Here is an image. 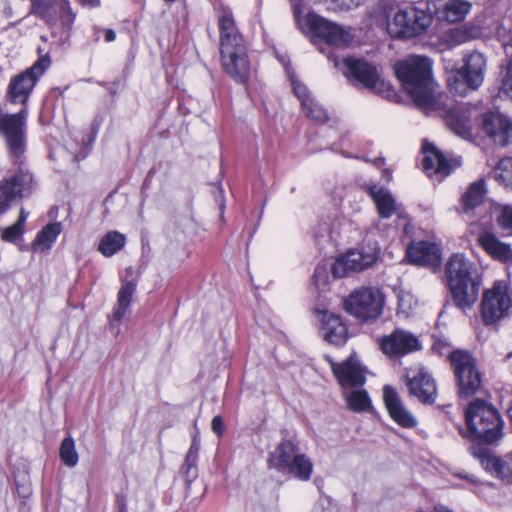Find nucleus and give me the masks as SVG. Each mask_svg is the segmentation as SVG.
<instances>
[{"mask_svg":"<svg viewBox=\"0 0 512 512\" xmlns=\"http://www.w3.org/2000/svg\"><path fill=\"white\" fill-rule=\"evenodd\" d=\"M26 118V108L18 113L0 116V134L5 139L13 163L19 165L13 173L0 181V216L11 208L16 199L29 197L35 188L32 173L22 167L26 146Z\"/></svg>","mask_w":512,"mask_h":512,"instance_id":"f257e3e1","label":"nucleus"},{"mask_svg":"<svg viewBox=\"0 0 512 512\" xmlns=\"http://www.w3.org/2000/svg\"><path fill=\"white\" fill-rule=\"evenodd\" d=\"M429 57L410 55L395 63L394 71L405 91L418 107L429 109L434 105L436 83Z\"/></svg>","mask_w":512,"mask_h":512,"instance_id":"f03ea898","label":"nucleus"},{"mask_svg":"<svg viewBox=\"0 0 512 512\" xmlns=\"http://www.w3.org/2000/svg\"><path fill=\"white\" fill-rule=\"evenodd\" d=\"M445 280L456 306L463 311L477 301L482 277L475 264L462 253L452 254L445 264Z\"/></svg>","mask_w":512,"mask_h":512,"instance_id":"7ed1b4c3","label":"nucleus"},{"mask_svg":"<svg viewBox=\"0 0 512 512\" xmlns=\"http://www.w3.org/2000/svg\"><path fill=\"white\" fill-rule=\"evenodd\" d=\"M472 445L482 447L497 444L503 437L504 421L500 412L481 399L469 403L465 412Z\"/></svg>","mask_w":512,"mask_h":512,"instance_id":"20e7f679","label":"nucleus"},{"mask_svg":"<svg viewBox=\"0 0 512 512\" xmlns=\"http://www.w3.org/2000/svg\"><path fill=\"white\" fill-rule=\"evenodd\" d=\"M293 13L299 28L311 34L314 44H317L319 40L328 46L344 48L353 41L351 32L336 23L328 21L314 12H307L305 15H302L303 8L301 2H296L293 7Z\"/></svg>","mask_w":512,"mask_h":512,"instance_id":"39448f33","label":"nucleus"},{"mask_svg":"<svg viewBox=\"0 0 512 512\" xmlns=\"http://www.w3.org/2000/svg\"><path fill=\"white\" fill-rule=\"evenodd\" d=\"M269 464L280 473H288L293 477L308 481L312 475L313 464L292 440H282L269 454Z\"/></svg>","mask_w":512,"mask_h":512,"instance_id":"423d86ee","label":"nucleus"},{"mask_svg":"<svg viewBox=\"0 0 512 512\" xmlns=\"http://www.w3.org/2000/svg\"><path fill=\"white\" fill-rule=\"evenodd\" d=\"M417 6L399 10L388 24L389 33L396 38H412L422 33L432 24L430 2H416Z\"/></svg>","mask_w":512,"mask_h":512,"instance_id":"0eeeda50","label":"nucleus"},{"mask_svg":"<svg viewBox=\"0 0 512 512\" xmlns=\"http://www.w3.org/2000/svg\"><path fill=\"white\" fill-rule=\"evenodd\" d=\"M449 360L453 368L460 398H469L482 386V375L471 353L463 350L452 351Z\"/></svg>","mask_w":512,"mask_h":512,"instance_id":"6e6552de","label":"nucleus"},{"mask_svg":"<svg viewBox=\"0 0 512 512\" xmlns=\"http://www.w3.org/2000/svg\"><path fill=\"white\" fill-rule=\"evenodd\" d=\"M384 295L376 287H361L353 290L345 299V310L362 321H372L381 314Z\"/></svg>","mask_w":512,"mask_h":512,"instance_id":"1a4fd4ad","label":"nucleus"},{"mask_svg":"<svg viewBox=\"0 0 512 512\" xmlns=\"http://www.w3.org/2000/svg\"><path fill=\"white\" fill-rule=\"evenodd\" d=\"M486 59L478 51H473L464 58V66L455 75L448 78L451 91L464 95L467 89H478L484 80Z\"/></svg>","mask_w":512,"mask_h":512,"instance_id":"9d476101","label":"nucleus"},{"mask_svg":"<svg viewBox=\"0 0 512 512\" xmlns=\"http://www.w3.org/2000/svg\"><path fill=\"white\" fill-rule=\"evenodd\" d=\"M511 308L512 291L506 283L497 281L483 293L481 315L484 324L491 325L507 317Z\"/></svg>","mask_w":512,"mask_h":512,"instance_id":"9b49d317","label":"nucleus"},{"mask_svg":"<svg viewBox=\"0 0 512 512\" xmlns=\"http://www.w3.org/2000/svg\"><path fill=\"white\" fill-rule=\"evenodd\" d=\"M49 56L40 57L31 67L13 77L9 83L7 97L12 103H19L26 108V103L37 81L50 66Z\"/></svg>","mask_w":512,"mask_h":512,"instance_id":"f8f14e48","label":"nucleus"},{"mask_svg":"<svg viewBox=\"0 0 512 512\" xmlns=\"http://www.w3.org/2000/svg\"><path fill=\"white\" fill-rule=\"evenodd\" d=\"M343 74L351 77L363 87L376 91L384 97H390L392 90L389 83L385 82L372 64L355 57L343 59Z\"/></svg>","mask_w":512,"mask_h":512,"instance_id":"ddd939ff","label":"nucleus"},{"mask_svg":"<svg viewBox=\"0 0 512 512\" xmlns=\"http://www.w3.org/2000/svg\"><path fill=\"white\" fill-rule=\"evenodd\" d=\"M325 360L329 363L343 391L351 388H359L365 384V368L361 365L355 354L350 355L346 360L340 363L335 362L329 355H325Z\"/></svg>","mask_w":512,"mask_h":512,"instance_id":"4468645a","label":"nucleus"},{"mask_svg":"<svg viewBox=\"0 0 512 512\" xmlns=\"http://www.w3.org/2000/svg\"><path fill=\"white\" fill-rule=\"evenodd\" d=\"M378 258L376 247L349 250L345 255L336 259L331 272L337 278L346 276L349 272L363 271L372 266Z\"/></svg>","mask_w":512,"mask_h":512,"instance_id":"2eb2a0df","label":"nucleus"},{"mask_svg":"<svg viewBox=\"0 0 512 512\" xmlns=\"http://www.w3.org/2000/svg\"><path fill=\"white\" fill-rule=\"evenodd\" d=\"M380 348L388 357H401L419 351L421 341L412 332L405 329H394L389 335L380 340Z\"/></svg>","mask_w":512,"mask_h":512,"instance_id":"dca6fc26","label":"nucleus"},{"mask_svg":"<svg viewBox=\"0 0 512 512\" xmlns=\"http://www.w3.org/2000/svg\"><path fill=\"white\" fill-rule=\"evenodd\" d=\"M224 71L236 82L245 84L250 76V61L246 45L220 50Z\"/></svg>","mask_w":512,"mask_h":512,"instance_id":"f3484780","label":"nucleus"},{"mask_svg":"<svg viewBox=\"0 0 512 512\" xmlns=\"http://www.w3.org/2000/svg\"><path fill=\"white\" fill-rule=\"evenodd\" d=\"M470 452L486 471L512 484V453L500 458L480 445H471Z\"/></svg>","mask_w":512,"mask_h":512,"instance_id":"a211bd4d","label":"nucleus"},{"mask_svg":"<svg viewBox=\"0 0 512 512\" xmlns=\"http://www.w3.org/2000/svg\"><path fill=\"white\" fill-rule=\"evenodd\" d=\"M482 129L493 141L501 146L512 143V121L498 112L482 115Z\"/></svg>","mask_w":512,"mask_h":512,"instance_id":"6ab92c4d","label":"nucleus"},{"mask_svg":"<svg viewBox=\"0 0 512 512\" xmlns=\"http://www.w3.org/2000/svg\"><path fill=\"white\" fill-rule=\"evenodd\" d=\"M407 258L413 264L436 270L440 267L441 253L439 247L429 241L413 242L406 251Z\"/></svg>","mask_w":512,"mask_h":512,"instance_id":"aec40b11","label":"nucleus"},{"mask_svg":"<svg viewBox=\"0 0 512 512\" xmlns=\"http://www.w3.org/2000/svg\"><path fill=\"white\" fill-rule=\"evenodd\" d=\"M487 27V31L489 32L490 37H496L499 41L502 42V45L505 49L506 57L508 58V63L506 66V74L503 77L501 84V91L512 99V37L511 30L507 27L502 19L493 30H489Z\"/></svg>","mask_w":512,"mask_h":512,"instance_id":"412c9836","label":"nucleus"},{"mask_svg":"<svg viewBox=\"0 0 512 512\" xmlns=\"http://www.w3.org/2000/svg\"><path fill=\"white\" fill-rule=\"evenodd\" d=\"M383 401L390 417L400 426L413 428L417 425L415 417L406 409L397 391L390 385L383 387Z\"/></svg>","mask_w":512,"mask_h":512,"instance_id":"4be33fe9","label":"nucleus"},{"mask_svg":"<svg viewBox=\"0 0 512 512\" xmlns=\"http://www.w3.org/2000/svg\"><path fill=\"white\" fill-rule=\"evenodd\" d=\"M320 314V332L323 339L335 346L345 344L348 339V328L341 317L327 311H322Z\"/></svg>","mask_w":512,"mask_h":512,"instance_id":"5701e85b","label":"nucleus"},{"mask_svg":"<svg viewBox=\"0 0 512 512\" xmlns=\"http://www.w3.org/2000/svg\"><path fill=\"white\" fill-rule=\"evenodd\" d=\"M407 386L410 395L423 403H433L436 399L437 389L432 376L423 369L414 375H407Z\"/></svg>","mask_w":512,"mask_h":512,"instance_id":"b1692460","label":"nucleus"},{"mask_svg":"<svg viewBox=\"0 0 512 512\" xmlns=\"http://www.w3.org/2000/svg\"><path fill=\"white\" fill-rule=\"evenodd\" d=\"M291 85L294 94L301 103L305 115L318 122L325 123L328 120L327 111L315 101L308 88L294 76H291Z\"/></svg>","mask_w":512,"mask_h":512,"instance_id":"393cba45","label":"nucleus"},{"mask_svg":"<svg viewBox=\"0 0 512 512\" xmlns=\"http://www.w3.org/2000/svg\"><path fill=\"white\" fill-rule=\"evenodd\" d=\"M220 50L246 45L239 32L231 10L223 8L218 19Z\"/></svg>","mask_w":512,"mask_h":512,"instance_id":"a878e982","label":"nucleus"},{"mask_svg":"<svg viewBox=\"0 0 512 512\" xmlns=\"http://www.w3.org/2000/svg\"><path fill=\"white\" fill-rule=\"evenodd\" d=\"M422 149L425 154L422 160V166L428 176L440 174L446 177L451 173L453 167L450 161L433 144L426 142Z\"/></svg>","mask_w":512,"mask_h":512,"instance_id":"bb28decb","label":"nucleus"},{"mask_svg":"<svg viewBox=\"0 0 512 512\" xmlns=\"http://www.w3.org/2000/svg\"><path fill=\"white\" fill-rule=\"evenodd\" d=\"M432 16L449 23L462 21L471 9V2H430Z\"/></svg>","mask_w":512,"mask_h":512,"instance_id":"cd10ccee","label":"nucleus"},{"mask_svg":"<svg viewBox=\"0 0 512 512\" xmlns=\"http://www.w3.org/2000/svg\"><path fill=\"white\" fill-rule=\"evenodd\" d=\"M369 194L376 205L380 218H389L396 212L395 199L388 189L372 185L369 188Z\"/></svg>","mask_w":512,"mask_h":512,"instance_id":"c85d7f7f","label":"nucleus"},{"mask_svg":"<svg viewBox=\"0 0 512 512\" xmlns=\"http://www.w3.org/2000/svg\"><path fill=\"white\" fill-rule=\"evenodd\" d=\"M486 193L487 189L484 179L471 183L461 197L463 211L469 212L480 206L484 202Z\"/></svg>","mask_w":512,"mask_h":512,"instance_id":"c756f323","label":"nucleus"},{"mask_svg":"<svg viewBox=\"0 0 512 512\" xmlns=\"http://www.w3.org/2000/svg\"><path fill=\"white\" fill-rule=\"evenodd\" d=\"M481 247L492 257L501 260H507L512 255V250L509 245L502 243L492 233L485 232L478 238Z\"/></svg>","mask_w":512,"mask_h":512,"instance_id":"7c9ffc66","label":"nucleus"},{"mask_svg":"<svg viewBox=\"0 0 512 512\" xmlns=\"http://www.w3.org/2000/svg\"><path fill=\"white\" fill-rule=\"evenodd\" d=\"M347 408L355 413H363L372 408L371 399L364 389H354L352 391H343Z\"/></svg>","mask_w":512,"mask_h":512,"instance_id":"2f4dec72","label":"nucleus"},{"mask_svg":"<svg viewBox=\"0 0 512 512\" xmlns=\"http://www.w3.org/2000/svg\"><path fill=\"white\" fill-rule=\"evenodd\" d=\"M136 285L133 281H126L120 288L117 297V307L112 314V321H121L132 302Z\"/></svg>","mask_w":512,"mask_h":512,"instance_id":"473e14b6","label":"nucleus"},{"mask_svg":"<svg viewBox=\"0 0 512 512\" xmlns=\"http://www.w3.org/2000/svg\"><path fill=\"white\" fill-rule=\"evenodd\" d=\"M126 243L124 234L118 231H109L99 241L98 251L105 257H111L120 251Z\"/></svg>","mask_w":512,"mask_h":512,"instance_id":"72a5a7b5","label":"nucleus"},{"mask_svg":"<svg viewBox=\"0 0 512 512\" xmlns=\"http://www.w3.org/2000/svg\"><path fill=\"white\" fill-rule=\"evenodd\" d=\"M446 123L458 136L462 138L471 136L470 119L466 112L460 109L450 111L446 116Z\"/></svg>","mask_w":512,"mask_h":512,"instance_id":"f704fd0d","label":"nucleus"},{"mask_svg":"<svg viewBox=\"0 0 512 512\" xmlns=\"http://www.w3.org/2000/svg\"><path fill=\"white\" fill-rule=\"evenodd\" d=\"M61 231L62 226L58 222L46 225L44 228H42L41 231L38 232L35 240L33 241V249L49 250Z\"/></svg>","mask_w":512,"mask_h":512,"instance_id":"c9c22d12","label":"nucleus"},{"mask_svg":"<svg viewBox=\"0 0 512 512\" xmlns=\"http://www.w3.org/2000/svg\"><path fill=\"white\" fill-rule=\"evenodd\" d=\"M491 174L500 185L512 188V158L501 159Z\"/></svg>","mask_w":512,"mask_h":512,"instance_id":"e433bc0d","label":"nucleus"},{"mask_svg":"<svg viewBox=\"0 0 512 512\" xmlns=\"http://www.w3.org/2000/svg\"><path fill=\"white\" fill-rule=\"evenodd\" d=\"M61 461L68 467H75L78 463V453L75 448V442L71 437L65 438L59 449Z\"/></svg>","mask_w":512,"mask_h":512,"instance_id":"4c0bfd02","label":"nucleus"},{"mask_svg":"<svg viewBox=\"0 0 512 512\" xmlns=\"http://www.w3.org/2000/svg\"><path fill=\"white\" fill-rule=\"evenodd\" d=\"M25 228L15 222L13 225L1 229V239L5 242L14 243L24 233Z\"/></svg>","mask_w":512,"mask_h":512,"instance_id":"58836bf2","label":"nucleus"},{"mask_svg":"<svg viewBox=\"0 0 512 512\" xmlns=\"http://www.w3.org/2000/svg\"><path fill=\"white\" fill-rule=\"evenodd\" d=\"M464 31L466 32V36L469 37V41L478 38H487L489 36V32L487 31L486 26H480L477 23L467 24L462 26Z\"/></svg>","mask_w":512,"mask_h":512,"instance_id":"ea45409f","label":"nucleus"},{"mask_svg":"<svg viewBox=\"0 0 512 512\" xmlns=\"http://www.w3.org/2000/svg\"><path fill=\"white\" fill-rule=\"evenodd\" d=\"M197 460H190L185 457V461L181 468V473L186 478L188 483H191L194 479L197 478Z\"/></svg>","mask_w":512,"mask_h":512,"instance_id":"a19ab883","label":"nucleus"},{"mask_svg":"<svg viewBox=\"0 0 512 512\" xmlns=\"http://www.w3.org/2000/svg\"><path fill=\"white\" fill-rule=\"evenodd\" d=\"M315 239L319 244L332 239L329 224L326 222L318 224L315 229Z\"/></svg>","mask_w":512,"mask_h":512,"instance_id":"79ce46f5","label":"nucleus"},{"mask_svg":"<svg viewBox=\"0 0 512 512\" xmlns=\"http://www.w3.org/2000/svg\"><path fill=\"white\" fill-rule=\"evenodd\" d=\"M500 226L507 230H512V206H504L498 220Z\"/></svg>","mask_w":512,"mask_h":512,"instance_id":"37998d69","label":"nucleus"},{"mask_svg":"<svg viewBox=\"0 0 512 512\" xmlns=\"http://www.w3.org/2000/svg\"><path fill=\"white\" fill-rule=\"evenodd\" d=\"M463 27L455 28L450 31L449 42L453 45H460L469 41Z\"/></svg>","mask_w":512,"mask_h":512,"instance_id":"c03bdc74","label":"nucleus"},{"mask_svg":"<svg viewBox=\"0 0 512 512\" xmlns=\"http://www.w3.org/2000/svg\"><path fill=\"white\" fill-rule=\"evenodd\" d=\"M330 6L327 7L328 10L333 11H339V12H346L351 9L357 8L359 6V2H351L350 4H347L346 2H330Z\"/></svg>","mask_w":512,"mask_h":512,"instance_id":"a18cd8bd","label":"nucleus"},{"mask_svg":"<svg viewBox=\"0 0 512 512\" xmlns=\"http://www.w3.org/2000/svg\"><path fill=\"white\" fill-rule=\"evenodd\" d=\"M199 450H200V438L198 437V435H194L192 438V443L190 445V448L186 454V457L189 458L190 460L191 459L197 460Z\"/></svg>","mask_w":512,"mask_h":512,"instance_id":"49530a36","label":"nucleus"},{"mask_svg":"<svg viewBox=\"0 0 512 512\" xmlns=\"http://www.w3.org/2000/svg\"><path fill=\"white\" fill-rule=\"evenodd\" d=\"M501 17L500 16H483L482 18H479L477 20L478 24L480 26H486V27H489V28H495L496 25L501 21ZM490 30H493V29H490Z\"/></svg>","mask_w":512,"mask_h":512,"instance_id":"de8ad7c7","label":"nucleus"},{"mask_svg":"<svg viewBox=\"0 0 512 512\" xmlns=\"http://www.w3.org/2000/svg\"><path fill=\"white\" fill-rule=\"evenodd\" d=\"M212 430L218 436H221L224 432V423L220 416H215L212 419Z\"/></svg>","mask_w":512,"mask_h":512,"instance_id":"09e8293b","label":"nucleus"},{"mask_svg":"<svg viewBox=\"0 0 512 512\" xmlns=\"http://www.w3.org/2000/svg\"><path fill=\"white\" fill-rule=\"evenodd\" d=\"M100 31H101L100 28H96L95 29L96 33L100 32ZM102 32L104 33L105 41L112 42V41L115 40L116 34H115L114 30H112V29H103Z\"/></svg>","mask_w":512,"mask_h":512,"instance_id":"8fccbe9b","label":"nucleus"},{"mask_svg":"<svg viewBox=\"0 0 512 512\" xmlns=\"http://www.w3.org/2000/svg\"><path fill=\"white\" fill-rule=\"evenodd\" d=\"M28 218V213L25 211V209L22 207L20 209L19 217L17 219V223L25 228V223Z\"/></svg>","mask_w":512,"mask_h":512,"instance_id":"3c124183","label":"nucleus"},{"mask_svg":"<svg viewBox=\"0 0 512 512\" xmlns=\"http://www.w3.org/2000/svg\"><path fill=\"white\" fill-rule=\"evenodd\" d=\"M100 122H98L96 119L92 123V136L90 139V142H93L96 138L97 131L99 129Z\"/></svg>","mask_w":512,"mask_h":512,"instance_id":"603ef678","label":"nucleus"},{"mask_svg":"<svg viewBox=\"0 0 512 512\" xmlns=\"http://www.w3.org/2000/svg\"><path fill=\"white\" fill-rule=\"evenodd\" d=\"M327 58H328V60H329V61H331V62H333V63H334V66H335V67H339L340 62H339L338 57H337L335 54H333V53H327Z\"/></svg>","mask_w":512,"mask_h":512,"instance_id":"864d4df0","label":"nucleus"},{"mask_svg":"<svg viewBox=\"0 0 512 512\" xmlns=\"http://www.w3.org/2000/svg\"><path fill=\"white\" fill-rule=\"evenodd\" d=\"M460 478L462 479H466L470 482H473V483H476V479L474 477V475H470V474H459L458 475Z\"/></svg>","mask_w":512,"mask_h":512,"instance_id":"5fc2aeb1","label":"nucleus"},{"mask_svg":"<svg viewBox=\"0 0 512 512\" xmlns=\"http://www.w3.org/2000/svg\"><path fill=\"white\" fill-rule=\"evenodd\" d=\"M118 503L121 506V509H120L119 512H125V503H124V501H120L119 500Z\"/></svg>","mask_w":512,"mask_h":512,"instance_id":"6e6d98bb","label":"nucleus"},{"mask_svg":"<svg viewBox=\"0 0 512 512\" xmlns=\"http://www.w3.org/2000/svg\"><path fill=\"white\" fill-rule=\"evenodd\" d=\"M87 3H88V5H89V7H90V8L97 7V6H98V4H99V2H92V1H89V2H87Z\"/></svg>","mask_w":512,"mask_h":512,"instance_id":"4d7b16f0","label":"nucleus"},{"mask_svg":"<svg viewBox=\"0 0 512 512\" xmlns=\"http://www.w3.org/2000/svg\"><path fill=\"white\" fill-rule=\"evenodd\" d=\"M318 49H319V51H320L321 53H326V51H325V49H324V47H323V46H319V48H318Z\"/></svg>","mask_w":512,"mask_h":512,"instance_id":"13d9d810","label":"nucleus"},{"mask_svg":"<svg viewBox=\"0 0 512 512\" xmlns=\"http://www.w3.org/2000/svg\"><path fill=\"white\" fill-rule=\"evenodd\" d=\"M383 161H384V160H383L382 158H378V159H376V163H383Z\"/></svg>","mask_w":512,"mask_h":512,"instance_id":"bf43d9fd","label":"nucleus"},{"mask_svg":"<svg viewBox=\"0 0 512 512\" xmlns=\"http://www.w3.org/2000/svg\"><path fill=\"white\" fill-rule=\"evenodd\" d=\"M66 4H69V1H66ZM64 8L66 9V8H68V6H67V5H65V7H64Z\"/></svg>","mask_w":512,"mask_h":512,"instance_id":"052dcab7","label":"nucleus"}]
</instances>
